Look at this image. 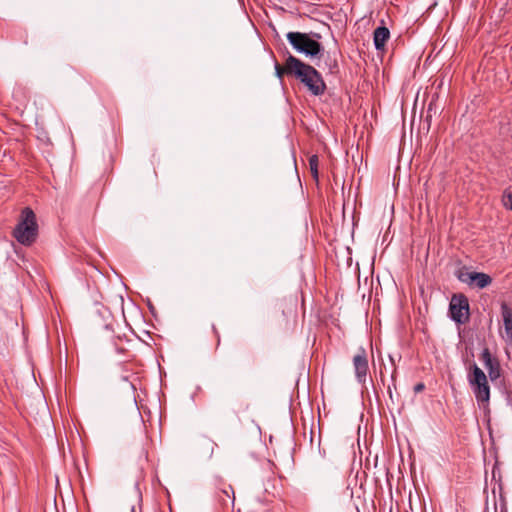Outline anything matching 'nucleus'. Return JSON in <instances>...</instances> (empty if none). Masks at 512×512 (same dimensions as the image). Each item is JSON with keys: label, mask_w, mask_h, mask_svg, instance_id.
<instances>
[{"label": "nucleus", "mask_w": 512, "mask_h": 512, "mask_svg": "<svg viewBox=\"0 0 512 512\" xmlns=\"http://www.w3.org/2000/svg\"><path fill=\"white\" fill-rule=\"evenodd\" d=\"M286 73L299 79L313 95L323 94L326 86L318 71L290 55L286 60Z\"/></svg>", "instance_id": "f257e3e1"}, {"label": "nucleus", "mask_w": 512, "mask_h": 512, "mask_svg": "<svg viewBox=\"0 0 512 512\" xmlns=\"http://www.w3.org/2000/svg\"><path fill=\"white\" fill-rule=\"evenodd\" d=\"M38 235L36 215L30 207H25L20 214L19 221L13 230L14 238L22 245H32Z\"/></svg>", "instance_id": "f03ea898"}, {"label": "nucleus", "mask_w": 512, "mask_h": 512, "mask_svg": "<svg viewBox=\"0 0 512 512\" xmlns=\"http://www.w3.org/2000/svg\"><path fill=\"white\" fill-rule=\"evenodd\" d=\"M467 379L477 402L485 408L490 400V386L486 374L474 363L470 367Z\"/></svg>", "instance_id": "7ed1b4c3"}, {"label": "nucleus", "mask_w": 512, "mask_h": 512, "mask_svg": "<svg viewBox=\"0 0 512 512\" xmlns=\"http://www.w3.org/2000/svg\"><path fill=\"white\" fill-rule=\"evenodd\" d=\"M62 128L61 119L54 113L40 114L36 118L37 139L44 145H52L50 131L56 132Z\"/></svg>", "instance_id": "20e7f679"}, {"label": "nucleus", "mask_w": 512, "mask_h": 512, "mask_svg": "<svg viewBox=\"0 0 512 512\" xmlns=\"http://www.w3.org/2000/svg\"><path fill=\"white\" fill-rule=\"evenodd\" d=\"M286 37L297 52L305 54L308 57L318 55L322 49L321 44L306 33L289 32Z\"/></svg>", "instance_id": "39448f33"}, {"label": "nucleus", "mask_w": 512, "mask_h": 512, "mask_svg": "<svg viewBox=\"0 0 512 512\" xmlns=\"http://www.w3.org/2000/svg\"><path fill=\"white\" fill-rule=\"evenodd\" d=\"M457 278L462 283L475 286L480 289L487 287L492 282V279L488 274L468 270L458 271Z\"/></svg>", "instance_id": "423d86ee"}, {"label": "nucleus", "mask_w": 512, "mask_h": 512, "mask_svg": "<svg viewBox=\"0 0 512 512\" xmlns=\"http://www.w3.org/2000/svg\"><path fill=\"white\" fill-rule=\"evenodd\" d=\"M451 318L457 323H464L468 320L469 304L464 296H453L450 302Z\"/></svg>", "instance_id": "0eeeda50"}, {"label": "nucleus", "mask_w": 512, "mask_h": 512, "mask_svg": "<svg viewBox=\"0 0 512 512\" xmlns=\"http://www.w3.org/2000/svg\"><path fill=\"white\" fill-rule=\"evenodd\" d=\"M353 365L358 382H365L368 371V360L364 349H360L359 353L353 357Z\"/></svg>", "instance_id": "6e6552de"}, {"label": "nucleus", "mask_w": 512, "mask_h": 512, "mask_svg": "<svg viewBox=\"0 0 512 512\" xmlns=\"http://www.w3.org/2000/svg\"><path fill=\"white\" fill-rule=\"evenodd\" d=\"M390 37L388 28L382 26L375 29L373 33V41L377 50H384L385 44Z\"/></svg>", "instance_id": "1a4fd4ad"}, {"label": "nucleus", "mask_w": 512, "mask_h": 512, "mask_svg": "<svg viewBox=\"0 0 512 512\" xmlns=\"http://www.w3.org/2000/svg\"><path fill=\"white\" fill-rule=\"evenodd\" d=\"M502 317L506 340L512 343V311L505 305L502 307Z\"/></svg>", "instance_id": "9d476101"}, {"label": "nucleus", "mask_w": 512, "mask_h": 512, "mask_svg": "<svg viewBox=\"0 0 512 512\" xmlns=\"http://www.w3.org/2000/svg\"><path fill=\"white\" fill-rule=\"evenodd\" d=\"M115 308H117V310H121L122 316L125 319L127 317L125 312H127L128 315L132 318H138L141 315L139 309L132 302H128L127 305H123V303L120 302V304L116 305Z\"/></svg>", "instance_id": "9b49d317"}, {"label": "nucleus", "mask_w": 512, "mask_h": 512, "mask_svg": "<svg viewBox=\"0 0 512 512\" xmlns=\"http://www.w3.org/2000/svg\"><path fill=\"white\" fill-rule=\"evenodd\" d=\"M485 368L491 380H496L500 377V365L497 360H494L490 365H486Z\"/></svg>", "instance_id": "f8f14e48"}, {"label": "nucleus", "mask_w": 512, "mask_h": 512, "mask_svg": "<svg viewBox=\"0 0 512 512\" xmlns=\"http://www.w3.org/2000/svg\"><path fill=\"white\" fill-rule=\"evenodd\" d=\"M132 417H133V420H134V423L136 425V427L141 430L142 427H143V421H142V418H141V414L138 410V408L134 405L132 407Z\"/></svg>", "instance_id": "ddd939ff"}, {"label": "nucleus", "mask_w": 512, "mask_h": 512, "mask_svg": "<svg viewBox=\"0 0 512 512\" xmlns=\"http://www.w3.org/2000/svg\"><path fill=\"white\" fill-rule=\"evenodd\" d=\"M309 166L311 173L315 179L318 178V157L316 155H313L309 159Z\"/></svg>", "instance_id": "4468645a"}, {"label": "nucleus", "mask_w": 512, "mask_h": 512, "mask_svg": "<svg viewBox=\"0 0 512 512\" xmlns=\"http://www.w3.org/2000/svg\"><path fill=\"white\" fill-rule=\"evenodd\" d=\"M482 360H483V363H484V366L486 365H490L495 359L492 358L489 350L487 348H485L483 351H482Z\"/></svg>", "instance_id": "2eb2a0df"}, {"label": "nucleus", "mask_w": 512, "mask_h": 512, "mask_svg": "<svg viewBox=\"0 0 512 512\" xmlns=\"http://www.w3.org/2000/svg\"><path fill=\"white\" fill-rule=\"evenodd\" d=\"M502 202L506 208L512 210V193L504 194Z\"/></svg>", "instance_id": "dca6fc26"}, {"label": "nucleus", "mask_w": 512, "mask_h": 512, "mask_svg": "<svg viewBox=\"0 0 512 512\" xmlns=\"http://www.w3.org/2000/svg\"><path fill=\"white\" fill-rule=\"evenodd\" d=\"M275 71H276V75L281 78L283 73L286 72V66L284 68H282L281 66H279L278 64H276L275 66Z\"/></svg>", "instance_id": "f3484780"}, {"label": "nucleus", "mask_w": 512, "mask_h": 512, "mask_svg": "<svg viewBox=\"0 0 512 512\" xmlns=\"http://www.w3.org/2000/svg\"><path fill=\"white\" fill-rule=\"evenodd\" d=\"M148 307L154 317H157V312L155 307L151 304V302L148 300Z\"/></svg>", "instance_id": "a211bd4d"}, {"label": "nucleus", "mask_w": 512, "mask_h": 512, "mask_svg": "<svg viewBox=\"0 0 512 512\" xmlns=\"http://www.w3.org/2000/svg\"><path fill=\"white\" fill-rule=\"evenodd\" d=\"M148 307L154 317H157V312L155 307L151 304V302L148 300Z\"/></svg>", "instance_id": "6ab92c4d"}, {"label": "nucleus", "mask_w": 512, "mask_h": 512, "mask_svg": "<svg viewBox=\"0 0 512 512\" xmlns=\"http://www.w3.org/2000/svg\"><path fill=\"white\" fill-rule=\"evenodd\" d=\"M423 388H424V385H423V384H417V385L415 386V391H416V392H419V391H421Z\"/></svg>", "instance_id": "aec40b11"}]
</instances>
